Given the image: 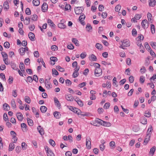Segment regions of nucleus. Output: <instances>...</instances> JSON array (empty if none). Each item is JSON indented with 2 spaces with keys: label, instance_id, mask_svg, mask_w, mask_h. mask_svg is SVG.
<instances>
[{
  "label": "nucleus",
  "instance_id": "obj_43",
  "mask_svg": "<svg viewBox=\"0 0 156 156\" xmlns=\"http://www.w3.org/2000/svg\"><path fill=\"white\" fill-rule=\"evenodd\" d=\"M96 47L98 49L101 50L102 48V46L101 44L97 43L96 44Z\"/></svg>",
  "mask_w": 156,
  "mask_h": 156
},
{
  "label": "nucleus",
  "instance_id": "obj_9",
  "mask_svg": "<svg viewBox=\"0 0 156 156\" xmlns=\"http://www.w3.org/2000/svg\"><path fill=\"white\" fill-rule=\"evenodd\" d=\"M102 70L101 69H95L94 71V74L95 76H99L101 74Z\"/></svg>",
  "mask_w": 156,
  "mask_h": 156
},
{
  "label": "nucleus",
  "instance_id": "obj_37",
  "mask_svg": "<svg viewBox=\"0 0 156 156\" xmlns=\"http://www.w3.org/2000/svg\"><path fill=\"white\" fill-rule=\"evenodd\" d=\"M28 123L30 126H32L33 125V122L32 120L30 119L27 118Z\"/></svg>",
  "mask_w": 156,
  "mask_h": 156
},
{
  "label": "nucleus",
  "instance_id": "obj_11",
  "mask_svg": "<svg viewBox=\"0 0 156 156\" xmlns=\"http://www.w3.org/2000/svg\"><path fill=\"white\" fill-rule=\"evenodd\" d=\"M48 9V5L46 3L44 2L41 6L42 11L45 12L47 11Z\"/></svg>",
  "mask_w": 156,
  "mask_h": 156
},
{
  "label": "nucleus",
  "instance_id": "obj_15",
  "mask_svg": "<svg viewBox=\"0 0 156 156\" xmlns=\"http://www.w3.org/2000/svg\"><path fill=\"white\" fill-rule=\"evenodd\" d=\"M45 86L48 89H50L52 88V85L50 82L48 81L47 80H45Z\"/></svg>",
  "mask_w": 156,
  "mask_h": 156
},
{
  "label": "nucleus",
  "instance_id": "obj_2",
  "mask_svg": "<svg viewBox=\"0 0 156 156\" xmlns=\"http://www.w3.org/2000/svg\"><path fill=\"white\" fill-rule=\"evenodd\" d=\"M84 9L82 7H76L74 9L75 12L76 14H82L83 11Z\"/></svg>",
  "mask_w": 156,
  "mask_h": 156
},
{
  "label": "nucleus",
  "instance_id": "obj_16",
  "mask_svg": "<svg viewBox=\"0 0 156 156\" xmlns=\"http://www.w3.org/2000/svg\"><path fill=\"white\" fill-rule=\"evenodd\" d=\"M69 109L73 112L74 113H76L77 114V113L79 112V110H80L78 108H74L73 107L70 106L69 108Z\"/></svg>",
  "mask_w": 156,
  "mask_h": 156
},
{
  "label": "nucleus",
  "instance_id": "obj_51",
  "mask_svg": "<svg viewBox=\"0 0 156 156\" xmlns=\"http://www.w3.org/2000/svg\"><path fill=\"white\" fill-rule=\"evenodd\" d=\"M121 9V6L120 5H116L115 8V11L116 12H119Z\"/></svg>",
  "mask_w": 156,
  "mask_h": 156
},
{
  "label": "nucleus",
  "instance_id": "obj_40",
  "mask_svg": "<svg viewBox=\"0 0 156 156\" xmlns=\"http://www.w3.org/2000/svg\"><path fill=\"white\" fill-rule=\"evenodd\" d=\"M47 23L48 24H49L50 26L51 27H54L55 24L53 22L51 21V20L48 19L47 20Z\"/></svg>",
  "mask_w": 156,
  "mask_h": 156
},
{
  "label": "nucleus",
  "instance_id": "obj_21",
  "mask_svg": "<svg viewBox=\"0 0 156 156\" xmlns=\"http://www.w3.org/2000/svg\"><path fill=\"white\" fill-rule=\"evenodd\" d=\"M140 122L143 124H146L147 122V119L144 117H142L141 118Z\"/></svg>",
  "mask_w": 156,
  "mask_h": 156
},
{
  "label": "nucleus",
  "instance_id": "obj_22",
  "mask_svg": "<svg viewBox=\"0 0 156 156\" xmlns=\"http://www.w3.org/2000/svg\"><path fill=\"white\" fill-rule=\"evenodd\" d=\"M54 117L56 119H59L61 116L60 113L57 111H55L54 112Z\"/></svg>",
  "mask_w": 156,
  "mask_h": 156
},
{
  "label": "nucleus",
  "instance_id": "obj_1",
  "mask_svg": "<svg viewBox=\"0 0 156 156\" xmlns=\"http://www.w3.org/2000/svg\"><path fill=\"white\" fill-rule=\"evenodd\" d=\"M18 51L21 55H24L26 51L27 53L29 55L30 52V51L29 50L28 48L27 47L25 48L21 47L19 49Z\"/></svg>",
  "mask_w": 156,
  "mask_h": 156
},
{
  "label": "nucleus",
  "instance_id": "obj_34",
  "mask_svg": "<svg viewBox=\"0 0 156 156\" xmlns=\"http://www.w3.org/2000/svg\"><path fill=\"white\" fill-rule=\"evenodd\" d=\"M151 29L152 34H154L155 33V28L154 25H151Z\"/></svg>",
  "mask_w": 156,
  "mask_h": 156
},
{
  "label": "nucleus",
  "instance_id": "obj_33",
  "mask_svg": "<svg viewBox=\"0 0 156 156\" xmlns=\"http://www.w3.org/2000/svg\"><path fill=\"white\" fill-rule=\"evenodd\" d=\"M33 3L34 5L35 6H37L40 4V2L39 0H33Z\"/></svg>",
  "mask_w": 156,
  "mask_h": 156
},
{
  "label": "nucleus",
  "instance_id": "obj_18",
  "mask_svg": "<svg viewBox=\"0 0 156 156\" xmlns=\"http://www.w3.org/2000/svg\"><path fill=\"white\" fill-rule=\"evenodd\" d=\"M149 3L150 6L154 7L156 4V2L155 0H149Z\"/></svg>",
  "mask_w": 156,
  "mask_h": 156
},
{
  "label": "nucleus",
  "instance_id": "obj_60",
  "mask_svg": "<svg viewBox=\"0 0 156 156\" xmlns=\"http://www.w3.org/2000/svg\"><path fill=\"white\" fill-rule=\"evenodd\" d=\"M13 80V78L11 76H10L9 77V79L8 80V82L10 84H11L12 83V81Z\"/></svg>",
  "mask_w": 156,
  "mask_h": 156
},
{
  "label": "nucleus",
  "instance_id": "obj_19",
  "mask_svg": "<svg viewBox=\"0 0 156 156\" xmlns=\"http://www.w3.org/2000/svg\"><path fill=\"white\" fill-rule=\"evenodd\" d=\"M102 123L101 125L103 126H105L109 127L111 126V124L109 122H106L105 121H103L101 122Z\"/></svg>",
  "mask_w": 156,
  "mask_h": 156
},
{
  "label": "nucleus",
  "instance_id": "obj_50",
  "mask_svg": "<svg viewBox=\"0 0 156 156\" xmlns=\"http://www.w3.org/2000/svg\"><path fill=\"white\" fill-rule=\"evenodd\" d=\"M110 106V103L108 102L106 103L104 105V106L103 108L105 109H107L108 108L109 106Z\"/></svg>",
  "mask_w": 156,
  "mask_h": 156
},
{
  "label": "nucleus",
  "instance_id": "obj_4",
  "mask_svg": "<svg viewBox=\"0 0 156 156\" xmlns=\"http://www.w3.org/2000/svg\"><path fill=\"white\" fill-rule=\"evenodd\" d=\"M90 138H87L86 139V145L87 148L88 149H90L91 148V144L90 141Z\"/></svg>",
  "mask_w": 156,
  "mask_h": 156
},
{
  "label": "nucleus",
  "instance_id": "obj_54",
  "mask_svg": "<svg viewBox=\"0 0 156 156\" xmlns=\"http://www.w3.org/2000/svg\"><path fill=\"white\" fill-rule=\"evenodd\" d=\"M27 145L25 142H23L22 143V147L23 150H26L27 148Z\"/></svg>",
  "mask_w": 156,
  "mask_h": 156
},
{
  "label": "nucleus",
  "instance_id": "obj_49",
  "mask_svg": "<svg viewBox=\"0 0 156 156\" xmlns=\"http://www.w3.org/2000/svg\"><path fill=\"white\" fill-rule=\"evenodd\" d=\"M4 46L6 48H8L10 47V44L9 42L6 41L4 43Z\"/></svg>",
  "mask_w": 156,
  "mask_h": 156
},
{
  "label": "nucleus",
  "instance_id": "obj_10",
  "mask_svg": "<svg viewBox=\"0 0 156 156\" xmlns=\"http://www.w3.org/2000/svg\"><path fill=\"white\" fill-rule=\"evenodd\" d=\"M65 98L68 101H73L74 99V98L73 96L70 94L66 95Z\"/></svg>",
  "mask_w": 156,
  "mask_h": 156
},
{
  "label": "nucleus",
  "instance_id": "obj_44",
  "mask_svg": "<svg viewBox=\"0 0 156 156\" xmlns=\"http://www.w3.org/2000/svg\"><path fill=\"white\" fill-rule=\"evenodd\" d=\"M150 44L153 48L156 49V43L155 42L151 41L150 42Z\"/></svg>",
  "mask_w": 156,
  "mask_h": 156
},
{
  "label": "nucleus",
  "instance_id": "obj_64",
  "mask_svg": "<svg viewBox=\"0 0 156 156\" xmlns=\"http://www.w3.org/2000/svg\"><path fill=\"white\" fill-rule=\"evenodd\" d=\"M50 144L52 146H54L55 145V143L52 140L50 139L49 141Z\"/></svg>",
  "mask_w": 156,
  "mask_h": 156
},
{
  "label": "nucleus",
  "instance_id": "obj_58",
  "mask_svg": "<svg viewBox=\"0 0 156 156\" xmlns=\"http://www.w3.org/2000/svg\"><path fill=\"white\" fill-rule=\"evenodd\" d=\"M27 15H30L31 14V11L29 8H27L25 11Z\"/></svg>",
  "mask_w": 156,
  "mask_h": 156
},
{
  "label": "nucleus",
  "instance_id": "obj_63",
  "mask_svg": "<svg viewBox=\"0 0 156 156\" xmlns=\"http://www.w3.org/2000/svg\"><path fill=\"white\" fill-rule=\"evenodd\" d=\"M34 54L35 57L38 58L39 56V54L37 51H34Z\"/></svg>",
  "mask_w": 156,
  "mask_h": 156
},
{
  "label": "nucleus",
  "instance_id": "obj_28",
  "mask_svg": "<svg viewBox=\"0 0 156 156\" xmlns=\"http://www.w3.org/2000/svg\"><path fill=\"white\" fill-rule=\"evenodd\" d=\"M144 115L147 117H150L151 116V113L149 110H147L144 113Z\"/></svg>",
  "mask_w": 156,
  "mask_h": 156
},
{
  "label": "nucleus",
  "instance_id": "obj_46",
  "mask_svg": "<svg viewBox=\"0 0 156 156\" xmlns=\"http://www.w3.org/2000/svg\"><path fill=\"white\" fill-rule=\"evenodd\" d=\"M56 68L59 71L61 72H64L65 71V69L64 68H62L61 66H57L56 67Z\"/></svg>",
  "mask_w": 156,
  "mask_h": 156
},
{
  "label": "nucleus",
  "instance_id": "obj_48",
  "mask_svg": "<svg viewBox=\"0 0 156 156\" xmlns=\"http://www.w3.org/2000/svg\"><path fill=\"white\" fill-rule=\"evenodd\" d=\"M145 47V48L148 51L150 50L151 49V48L149 46V44L147 42H145L144 44Z\"/></svg>",
  "mask_w": 156,
  "mask_h": 156
},
{
  "label": "nucleus",
  "instance_id": "obj_7",
  "mask_svg": "<svg viewBox=\"0 0 156 156\" xmlns=\"http://www.w3.org/2000/svg\"><path fill=\"white\" fill-rule=\"evenodd\" d=\"M122 45L123 47H128L130 46V43L129 41L127 40H122L121 41Z\"/></svg>",
  "mask_w": 156,
  "mask_h": 156
},
{
  "label": "nucleus",
  "instance_id": "obj_27",
  "mask_svg": "<svg viewBox=\"0 0 156 156\" xmlns=\"http://www.w3.org/2000/svg\"><path fill=\"white\" fill-rule=\"evenodd\" d=\"M11 66L12 68L14 70H17L18 68L17 66H16V64L14 63L11 62L10 63Z\"/></svg>",
  "mask_w": 156,
  "mask_h": 156
},
{
  "label": "nucleus",
  "instance_id": "obj_25",
  "mask_svg": "<svg viewBox=\"0 0 156 156\" xmlns=\"http://www.w3.org/2000/svg\"><path fill=\"white\" fill-rule=\"evenodd\" d=\"M54 100L55 105L57 107H59L61 105L58 99L55 98H54Z\"/></svg>",
  "mask_w": 156,
  "mask_h": 156
},
{
  "label": "nucleus",
  "instance_id": "obj_36",
  "mask_svg": "<svg viewBox=\"0 0 156 156\" xmlns=\"http://www.w3.org/2000/svg\"><path fill=\"white\" fill-rule=\"evenodd\" d=\"M86 29L87 31L88 32H90V30H92V27L89 24H87Z\"/></svg>",
  "mask_w": 156,
  "mask_h": 156
},
{
  "label": "nucleus",
  "instance_id": "obj_12",
  "mask_svg": "<svg viewBox=\"0 0 156 156\" xmlns=\"http://www.w3.org/2000/svg\"><path fill=\"white\" fill-rule=\"evenodd\" d=\"M16 116L18 120L22 121L23 118L22 114L20 112H18L16 114Z\"/></svg>",
  "mask_w": 156,
  "mask_h": 156
},
{
  "label": "nucleus",
  "instance_id": "obj_62",
  "mask_svg": "<svg viewBox=\"0 0 156 156\" xmlns=\"http://www.w3.org/2000/svg\"><path fill=\"white\" fill-rule=\"evenodd\" d=\"M21 147L20 146H17L16 148V152L19 153L21 151Z\"/></svg>",
  "mask_w": 156,
  "mask_h": 156
},
{
  "label": "nucleus",
  "instance_id": "obj_3",
  "mask_svg": "<svg viewBox=\"0 0 156 156\" xmlns=\"http://www.w3.org/2000/svg\"><path fill=\"white\" fill-rule=\"evenodd\" d=\"M10 134L12 137L13 142L15 143H16L17 140V138L16 137V133L14 131H11L10 132Z\"/></svg>",
  "mask_w": 156,
  "mask_h": 156
},
{
  "label": "nucleus",
  "instance_id": "obj_31",
  "mask_svg": "<svg viewBox=\"0 0 156 156\" xmlns=\"http://www.w3.org/2000/svg\"><path fill=\"white\" fill-rule=\"evenodd\" d=\"M72 41L74 43L76 46H79V42L76 38H73L72 39Z\"/></svg>",
  "mask_w": 156,
  "mask_h": 156
},
{
  "label": "nucleus",
  "instance_id": "obj_29",
  "mask_svg": "<svg viewBox=\"0 0 156 156\" xmlns=\"http://www.w3.org/2000/svg\"><path fill=\"white\" fill-rule=\"evenodd\" d=\"M20 68L22 72H23L25 71L24 65L23 62H21L20 63Z\"/></svg>",
  "mask_w": 156,
  "mask_h": 156
},
{
  "label": "nucleus",
  "instance_id": "obj_52",
  "mask_svg": "<svg viewBox=\"0 0 156 156\" xmlns=\"http://www.w3.org/2000/svg\"><path fill=\"white\" fill-rule=\"evenodd\" d=\"M141 17V15L140 14H136L134 18L136 20H139Z\"/></svg>",
  "mask_w": 156,
  "mask_h": 156
},
{
  "label": "nucleus",
  "instance_id": "obj_32",
  "mask_svg": "<svg viewBox=\"0 0 156 156\" xmlns=\"http://www.w3.org/2000/svg\"><path fill=\"white\" fill-rule=\"evenodd\" d=\"M1 54L2 55V56L3 58V60L4 59H8V55L5 52L2 51L1 52Z\"/></svg>",
  "mask_w": 156,
  "mask_h": 156
},
{
  "label": "nucleus",
  "instance_id": "obj_23",
  "mask_svg": "<svg viewBox=\"0 0 156 156\" xmlns=\"http://www.w3.org/2000/svg\"><path fill=\"white\" fill-rule=\"evenodd\" d=\"M21 126L22 130L24 132L26 131L27 130V126L25 123H22L21 125Z\"/></svg>",
  "mask_w": 156,
  "mask_h": 156
},
{
  "label": "nucleus",
  "instance_id": "obj_26",
  "mask_svg": "<svg viewBox=\"0 0 156 156\" xmlns=\"http://www.w3.org/2000/svg\"><path fill=\"white\" fill-rule=\"evenodd\" d=\"M47 108L44 106H42L41 107L40 109L42 113H45L47 110Z\"/></svg>",
  "mask_w": 156,
  "mask_h": 156
},
{
  "label": "nucleus",
  "instance_id": "obj_57",
  "mask_svg": "<svg viewBox=\"0 0 156 156\" xmlns=\"http://www.w3.org/2000/svg\"><path fill=\"white\" fill-rule=\"evenodd\" d=\"M87 55V54L85 52H83L81 53L80 55V57L81 58L83 59Z\"/></svg>",
  "mask_w": 156,
  "mask_h": 156
},
{
  "label": "nucleus",
  "instance_id": "obj_20",
  "mask_svg": "<svg viewBox=\"0 0 156 156\" xmlns=\"http://www.w3.org/2000/svg\"><path fill=\"white\" fill-rule=\"evenodd\" d=\"M3 108L4 110L9 111L10 110V107L7 103H5L3 105Z\"/></svg>",
  "mask_w": 156,
  "mask_h": 156
},
{
  "label": "nucleus",
  "instance_id": "obj_8",
  "mask_svg": "<svg viewBox=\"0 0 156 156\" xmlns=\"http://www.w3.org/2000/svg\"><path fill=\"white\" fill-rule=\"evenodd\" d=\"M151 133H148V134H147V136H146L144 141V144L146 145L147 143L149 142L150 140V138L151 136Z\"/></svg>",
  "mask_w": 156,
  "mask_h": 156
},
{
  "label": "nucleus",
  "instance_id": "obj_38",
  "mask_svg": "<svg viewBox=\"0 0 156 156\" xmlns=\"http://www.w3.org/2000/svg\"><path fill=\"white\" fill-rule=\"evenodd\" d=\"M25 101L26 103L28 104H30L31 102L30 99L28 96H26L25 97Z\"/></svg>",
  "mask_w": 156,
  "mask_h": 156
},
{
  "label": "nucleus",
  "instance_id": "obj_56",
  "mask_svg": "<svg viewBox=\"0 0 156 156\" xmlns=\"http://www.w3.org/2000/svg\"><path fill=\"white\" fill-rule=\"evenodd\" d=\"M145 77L144 76H140V81L141 83H143L145 81Z\"/></svg>",
  "mask_w": 156,
  "mask_h": 156
},
{
  "label": "nucleus",
  "instance_id": "obj_41",
  "mask_svg": "<svg viewBox=\"0 0 156 156\" xmlns=\"http://www.w3.org/2000/svg\"><path fill=\"white\" fill-rule=\"evenodd\" d=\"M58 27L60 28H65L66 27V25L64 24L63 23H59L58 24Z\"/></svg>",
  "mask_w": 156,
  "mask_h": 156
},
{
  "label": "nucleus",
  "instance_id": "obj_24",
  "mask_svg": "<svg viewBox=\"0 0 156 156\" xmlns=\"http://www.w3.org/2000/svg\"><path fill=\"white\" fill-rule=\"evenodd\" d=\"M3 8L4 9H6V10L9 9V3L8 2L5 1L4 2L3 4Z\"/></svg>",
  "mask_w": 156,
  "mask_h": 156
},
{
  "label": "nucleus",
  "instance_id": "obj_6",
  "mask_svg": "<svg viewBox=\"0 0 156 156\" xmlns=\"http://www.w3.org/2000/svg\"><path fill=\"white\" fill-rule=\"evenodd\" d=\"M85 17V16L83 13L81 14L79 17V20L80 22V23L83 25L85 24V22H83Z\"/></svg>",
  "mask_w": 156,
  "mask_h": 156
},
{
  "label": "nucleus",
  "instance_id": "obj_55",
  "mask_svg": "<svg viewBox=\"0 0 156 156\" xmlns=\"http://www.w3.org/2000/svg\"><path fill=\"white\" fill-rule=\"evenodd\" d=\"M52 74H55L56 76L58 75V72L55 69H52Z\"/></svg>",
  "mask_w": 156,
  "mask_h": 156
},
{
  "label": "nucleus",
  "instance_id": "obj_35",
  "mask_svg": "<svg viewBox=\"0 0 156 156\" xmlns=\"http://www.w3.org/2000/svg\"><path fill=\"white\" fill-rule=\"evenodd\" d=\"M155 147L154 146H153L150 149L149 153L152 154V155H153L154 154V152L155 151Z\"/></svg>",
  "mask_w": 156,
  "mask_h": 156
},
{
  "label": "nucleus",
  "instance_id": "obj_17",
  "mask_svg": "<svg viewBox=\"0 0 156 156\" xmlns=\"http://www.w3.org/2000/svg\"><path fill=\"white\" fill-rule=\"evenodd\" d=\"M13 143H14L13 142V143L10 144L9 146V151H12L14 149L15 146Z\"/></svg>",
  "mask_w": 156,
  "mask_h": 156
},
{
  "label": "nucleus",
  "instance_id": "obj_61",
  "mask_svg": "<svg viewBox=\"0 0 156 156\" xmlns=\"http://www.w3.org/2000/svg\"><path fill=\"white\" fill-rule=\"evenodd\" d=\"M86 84V83L85 82H83L79 84L78 85V87L80 88H81L85 86Z\"/></svg>",
  "mask_w": 156,
  "mask_h": 156
},
{
  "label": "nucleus",
  "instance_id": "obj_30",
  "mask_svg": "<svg viewBox=\"0 0 156 156\" xmlns=\"http://www.w3.org/2000/svg\"><path fill=\"white\" fill-rule=\"evenodd\" d=\"M89 59L90 60H92L94 61H96L97 60L96 57L93 54H92L90 55Z\"/></svg>",
  "mask_w": 156,
  "mask_h": 156
},
{
  "label": "nucleus",
  "instance_id": "obj_59",
  "mask_svg": "<svg viewBox=\"0 0 156 156\" xmlns=\"http://www.w3.org/2000/svg\"><path fill=\"white\" fill-rule=\"evenodd\" d=\"M132 34L133 36H136L137 35V31L136 29L134 28L132 31Z\"/></svg>",
  "mask_w": 156,
  "mask_h": 156
},
{
  "label": "nucleus",
  "instance_id": "obj_13",
  "mask_svg": "<svg viewBox=\"0 0 156 156\" xmlns=\"http://www.w3.org/2000/svg\"><path fill=\"white\" fill-rule=\"evenodd\" d=\"M28 36L31 41H34L35 40V35L33 33L30 32Z\"/></svg>",
  "mask_w": 156,
  "mask_h": 156
},
{
  "label": "nucleus",
  "instance_id": "obj_53",
  "mask_svg": "<svg viewBox=\"0 0 156 156\" xmlns=\"http://www.w3.org/2000/svg\"><path fill=\"white\" fill-rule=\"evenodd\" d=\"M89 115V113L87 112H84V114H81V115H79V117L80 118L83 119V117L85 116H88Z\"/></svg>",
  "mask_w": 156,
  "mask_h": 156
},
{
  "label": "nucleus",
  "instance_id": "obj_5",
  "mask_svg": "<svg viewBox=\"0 0 156 156\" xmlns=\"http://www.w3.org/2000/svg\"><path fill=\"white\" fill-rule=\"evenodd\" d=\"M148 23L146 20H144L141 22V25L143 28L144 29L147 28L148 27Z\"/></svg>",
  "mask_w": 156,
  "mask_h": 156
},
{
  "label": "nucleus",
  "instance_id": "obj_42",
  "mask_svg": "<svg viewBox=\"0 0 156 156\" xmlns=\"http://www.w3.org/2000/svg\"><path fill=\"white\" fill-rule=\"evenodd\" d=\"M25 20H26L25 24L27 25L29 24L30 21V18L28 17H26L25 19Z\"/></svg>",
  "mask_w": 156,
  "mask_h": 156
},
{
  "label": "nucleus",
  "instance_id": "obj_45",
  "mask_svg": "<svg viewBox=\"0 0 156 156\" xmlns=\"http://www.w3.org/2000/svg\"><path fill=\"white\" fill-rule=\"evenodd\" d=\"M11 104L12 107H13L14 108H16V104L15 100H14L13 99L12 100L11 102Z\"/></svg>",
  "mask_w": 156,
  "mask_h": 156
},
{
  "label": "nucleus",
  "instance_id": "obj_14",
  "mask_svg": "<svg viewBox=\"0 0 156 156\" xmlns=\"http://www.w3.org/2000/svg\"><path fill=\"white\" fill-rule=\"evenodd\" d=\"M37 129L41 135H43L44 134V131L43 128H41V126H39L37 128Z\"/></svg>",
  "mask_w": 156,
  "mask_h": 156
},
{
  "label": "nucleus",
  "instance_id": "obj_39",
  "mask_svg": "<svg viewBox=\"0 0 156 156\" xmlns=\"http://www.w3.org/2000/svg\"><path fill=\"white\" fill-rule=\"evenodd\" d=\"M37 16L36 14H34L31 16V19L34 21H36L37 20Z\"/></svg>",
  "mask_w": 156,
  "mask_h": 156
},
{
  "label": "nucleus",
  "instance_id": "obj_47",
  "mask_svg": "<svg viewBox=\"0 0 156 156\" xmlns=\"http://www.w3.org/2000/svg\"><path fill=\"white\" fill-rule=\"evenodd\" d=\"M146 71V69L144 66H142L140 70V72L142 74H144Z\"/></svg>",
  "mask_w": 156,
  "mask_h": 156
}]
</instances>
